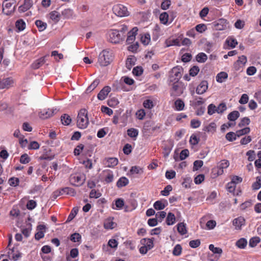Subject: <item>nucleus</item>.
I'll use <instances>...</instances> for the list:
<instances>
[{"mask_svg": "<svg viewBox=\"0 0 261 261\" xmlns=\"http://www.w3.org/2000/svg\"><path fill=\"white\" fill-rule=\"evenodd\" d=\"M33 0H24L23 4L18 7L19 12H24L30 9L33 6Z\"/></svg>", "mask_w": 261, "mask_h": 261, "instance_id": "obj_13", "label": "nucleus"}, {"mask_svg": "<svg viewBox=\"0 0 261 261\" xmlns=\"http://www.w3.org/2000/svg\"><path fill=\"white\" fill-rule=\"evenodd\" d=\"M217 128V125L215 122H213L210 123L208 125H205L203 127L202 130L207 133L214 134L216 132Z\"/></svg>", "mask_w": 261, "mask_h": 261, "instance_id": "obj_16", "label": "nucleus"}, {"mask_svg": "<svg viewBox=\"0 0 261 261\" xmlns=\"http://www.w3.org/2000/svg\"><path fill=\"white\" fill-rule=\"evenodd\" d=\"M199 71V68L197 66H194L189 71V74L191 76H196Z\"/></svg>", "mask_w": 261, "mask_h": 261, "instance_id": "obj_57", "label": "nucleus"}, {"mask_svg": "<svg viewBox=\"0 0 261 261\" xmlns=\"http://www.w3.org/2000/svg\"><path fill=\"white\" fill-rule=\"evenodd\" d=\"M200 240L199 239L192 240L189 242V246L192 248H196L200 246Z\"/></svg>", "mask_w": 261, "mask_h": 261, "instance_id": "obj_55", "label": "nucleus"}, {"mask_svg": "<svg viewBox=\"0 0 261 261\" xmlns=\"http://www.w3.org/2000/svg\"><path fill=\"white\" fill-rule=\"evenodd\" d=\"M99 80L98 79L95 80L92 84L87 88L86 91L87 92H90L93 91L99 84Z\"/></svg>", "mask_w": 261, "mask_h": 261, "instance_id": "obj_42", "label": "nucleus"}, {"mask_svg": "<svg viewBox=\"0 0 261 261\" xmlns=\"http://www.w3.org/2000/svg\"><path fill=\"white\" fill-rule=\"evenodd\" d=\"M123 151L125 154H129L132 151V145L128 143L126 144L123 147Z\"/></svg>", "mask_w": 261, "mask_h": 261, "instance_id": "obj_58", "label": "nucleus"}, {"mask_svg": "<svg viewBox=\"0 0 261 261\" xmlns=\"http://www.w3.org/2000/svg\"><path fill=\"white\" fill-rule=\"evenodd\" d=\"M19 181L18 178L12 177L9 179L8 183L10 186L16 187L18 186Z\"/></svg>", "mask_w": 261, "mask_h": 261, "instance_id": "obj_38", "label": "nucleus"}, {"mask_svg": "<svg viewBox=\"0 0 261 261\" xmlns=\"http://www.w3.org/2000/svg\"><path fill=\"white\" fill-rule=\"evenodd\" d=\"M177 229L178 232L181 235H184L187 233L186 224L184 222L178 223L177 225Z\"/></svg>", "mask_w": 261, "mask_h": 261, "instance_id": "obj_22", "label": "nucleus"}, {"mask_svg": "<svg viewBox=\"0 0 261 261\" xmlns=\"http://www.w3.org/2000/svg\"><path fill=\"white\" fill-rule=\"evenodd\" d=\"M168 14L166 12H163L160 16L161 22L164 24H167L168 20Z\"/></svg>", "mask_w": 261, "mask_h": 261, "instance_id": "obj_46", "label": "nucleus"}, {"mask_svg": "<svg viewBox=\"0 0 261 261\" xmlns=\"http://www.w3.org/2000/svg\"><path fill=\"white\" fill-rule=\"evenodd\" d=\"M172 190V187L171 185H167L165 187L164 189L161 192L162 195L167 196L169 195V193Z\"/></svg>", "mask_w": 261, "mask_h": 261, "instance_id": "obj_53", "label": "nucleus"}, {"mask_svg": "<svg viewBox=\"0 0 261 261\" xmlns=\"http://www.w3.org/2000/svg\"><path fill=\"white\" fill-rule=\"evenodd\" d=\"M240 117V113L238 111H233L227 116V119L230 121H234Z\"/></svg>", "mask_w": 261, "mask_h": 261, "instance_id": "obj_26", "label": "nucleus"}, {"mask_svg": "<svg viewBox=\"0 0 261 261\" xmlns=\"http://www.w3.org/2000/svg\"><path fill=\"white\" fill-rule=\"evenodd\" d=\"M111 88L110 87L108 86L104 87L98 94V99L100 100H104L107 97L108 94L111 92Z\"/></svg>", "mask_w": 261, "mask_h": 261, "instance_id": "obj_12", "label": "nucleus"}, {"mask_svg": "<svg viewBox=\"0 0 261 261\" xmlns=\"http://www.w3.org/2000/svg\"><path fill=\"white\" fill-rule=\"evenodd\" d=\"M209 249L215 254H218L219 256L222 253V250L219 247H216L213 244L209 245Z\"/></svg>", "mask_w": 261, "mask_h": 261, "instance_id": "obj_39", "label": "nucleus"}, {"mask_svg": "<svg viewBox=\"0 0 261 261\" xmlns=\"http://www.w3.org/2000/svg\"><path fill=\"white\" fill-rule=\"evenodd\" d=\"M182 247L180 244H177L173 248L172 253L175 256H179L181 254Z\"/></svg>", "mask_w": 261, "mask_h": 261, "instance_id": "obj_40", "label": "nucleus"}, {"mask_svg": "<svg viewBox=\"0 0 261 261\" xmlns=\"http://www.w3.org/2000/svg\"><path fill=\"white\" fill-rule=\"evenodd\" d=\"M15 27L19 31H22L25 28V23L22 19H18L15 23Z\"/></svg>", "mask_w": 261, "mask_h": 261, "instance_id": "obj_30", "label": "nucleus"}, {"mask_svg": "<svg viewBox=\"0 0 261 261\" xmlns=\"http://www.w3.org/2000/svg\"><path fill=\"white\" fill-rule=\"evenodd\" d=\"M124 202L123 199L121 198H118L115 200L116 207H113V209H121L124 206Z\"/></svg>", "mask_w": 261, "mask_h": 261, "instance_id": "obj_41", "label": "nucleus"}, {"mask_svg": "<svg viewBox=\"0 0 261 261\" xmlns=\"http://www.w3.org/2000/svg\"><path fill=\"white\" fill-rule=\"evenodd\" d=\"M81 239V236L79 233L75 232L70 236V240L73 242H80Z\"/></svg>", "mask_w": 261, "mask_h": 261, "instance_id": "obj_44", "label": "nucleus"}, {"mask_svg": "<svg viewBox=\"0 0 261 261\" xmlns=\"http://www.w3.org/2000/svg\"><path fill=\"white\" fill-rule=\"evenodd\" d=\"M201 122L195 119H192L190 122V125L192 128H197L200 126Z\"/></svg>", "mask_w": 261, "mask_h": 261, "instance_id": "obj_60", "label": "nucleus"}, {"mask_svg": "<svg viewBox=\"0 0 261 261\" xmlns=\"http://www.w3.org/2000/svg\"><path fill=\"white\" fill-rule=\"evenodd\" d=\"M182 68L180 66H177L173 67L170 72L169 77L170 82H178L182 76Z\"/></svg>", "mask_w": 261, "mask_h": 261, "instance_id": "obj_5", "label": "nucleus"}, {"mask_svg": "<svg viewBox=\"0 0 261 261\" xmlns=\"http://www.w3.org/2000/svg\"><path fill=\"white\" fill-rule=\"evenodd\" d=\"M250 132V129L248 127H245L242 129L237 130L236 132V134L238 137H240L241 136L248 134Z\"/></svg>", "mask_w": 261, "mask_h": 261, "instance_id": "obj_43", "label": "nucleus"}, {"mask_svg": "<svg viewBox=\"0 0 261 261\" xmlns=\"http://www.w3.org/2000/svg\"><path fill=\"white\" fill-rule=\"evenodd\" d=\"M260 242V239L258 237H253L249 241V246L254 247Z\"/></svg>", "mask_w": 261, "mask_h": 261, "instance_id": "obj_49", "label": "nucleus"}, {"mask_svg": "<svg viewBox=\"0 0 261 261\" xmlns=\"http://www.w3.org/2000/svg\"><path fill=\"white\" fill-rule=\"evenodd\" d=\"M70 181L73 185L80 186L83 184L85 179L80 174H74L70 176Z\"/></svg>", "mask_w": 261, "mask_h": 261, "instance_id": "obj_6", "label": "nucleus"}, {"mask_svg": "<svg viewBox=\"0 0 261 261\" xmlns=\"http://www.w3.org/2000/svg\"><path fill=\"white\" fill-rule=\"evenodd\" d=\"M227 109L226 106L224 103H221L217 108V113L218 114L223 113Z\"/></svg>", "mask_w": 261, "mask_h": 261, "instance_id": "obj_59", "label": "nucleus"}, {"mask_svg": "<svg viewBox=\"0 0 261 261\" xmlns=\"http://www.w3.org/2000/svg\"><path fill=\"white\" fill-rule=\"evenodd\" d=\"M12 83V81L8 78L3 80H0V89L8 88Z\"/></svg>", "mask_w": 261, "mask_h": 261, "instance_id": "obj_28", "label": "nucleus"}, {"mask_svg": "<svg viewBox=\"0 0 261 261\" xmlns=\"http://www.w3.org/2000/svg\"><path fill=\"white\" fill-rule=\"evenodd\" d=\"M153 239H154L153 238H152V239L144 238L141 240L140 242L142 245H144L146 248H147L148 249L150 250L154 246Z\"/></svg>", "mask_w": 261, "mask_h": 261, "instance_id": "obj_17", "label": "nucleus"}, {"mask_svg": "<svg viewBox=\"0 0 261 261\" xmlns=\"http://www.w3.org/2000/svg\"><path fill=\"white\" fill-rule=\"evenodd\" d=\"M196 61L199 63H204L207 59V55L203 53H199L196 57Z\"/></svg>", "mask_w": 261, "mask_h": 261, "instance_id": "obj_32", "label": "nucleus"}, {"mask_svg": "<svg viewBox=\"0 0 261 261\" xmlns=\"http://www.w3.org/2000/svg\"><path fill=\"white\" fill-rule=\"evenodd\" d=\"M166 213L164 211L158 212L155 214L156 219L160 222H162L163 219L166 217Z\"/></svg>", "mask_w": 261, "mask_h": 261, "instance_id": "obj_56", "label": "nucleus"}, {"mask_svg": "<svg viewBox=\"0 0 261 261\" xmlns=\"http://www.w3.org/2000/svg\"><path fill=\"white\" fill-rule=\"evenodd\" d=\"M31 161L30 158L27 153H24L20 158V162L21 164H25L29 163Z\"/></svg>", "mask_w": 261, "mask_h": 261, "instance_id": "obj_45", "label": "nucleus"}, {"mask_svg": "<svg viewBox=\"0 0 261 261\" xmlns=\"http://www.w3.org/2000/svg\"><path fill=\"white\" fill-rule=\"evenodd\" d=\"M101 111L102 112L107 114L109 116L112 115L113 112L111 109L104 106H101Z\"/></svg>", "mask_w": 261, "mask_h": 261, "instance_id": "obj_64", "label": "nucleus"}, {"mask_svg": "<svg viewBox=\"0 0 261 261\" xmlns=\"http://www.w3.org/2000/svg\"><path fill=\"white\" fill-rule=\"evenodd\" d=\"M226 43L232 48H234L238 44L237 40L232 37H228L226 40Z\"/></svg>", "mask_w": 261, "mask_h": 261, "instance_id": "obj_34", "label": "nucleus"}, {"mask_svg": "<svg viewBox=\"0 0 261 261\" xmlns=\"http://www.w3.org/2000/svg\"><path fill=\"white\" fill-rule=\"evenodd\" d=\"M228 77V74L225 72H221L219 73L216 76V81L218 83H221L224 81Z\"/></svg>", "mask_w": 261, "mask_h": 261, "instance_id": "obj_27", "label": "nucleus"}, {"mask_svg": "<svg viewBox=\"0 0 261 261\" xmlns=\"http://www.w3.org/2000/svg\"><path fill=\"white\" fill-rule=\"evenodd\" d=\"M73 14V10L70 9H64L62 12V15L65 18H71Z\"/></svg>", "mask_w": 261, "mask_h": 261, "instance_id": "obj_36", "label": "nucleus"}, {"mask_svg": "<svg viewBox=\"0 0 261 261\" xmlns=\"http://www.w3.org/2000/svg\"><path fill=\"white\" fill-rule=\"evenodd\" d=\"M109 41L112 43L118 44L122 42L124 38L123 35L120 34L118 30H111L107 34Z\"/></svg>", "mask_w": 261, "mask_h": 261, "instance_id": "obj_3", "label": "nucleus"}, {"mask_svg": "<svg viewBox=\"0 0 261 261\" xmlns=\"http://www.w3.org/2000/svg\"><path fill=\"white\" fill-rule=\"evenodd\" d=\"M143 106L148 109H151L154 107L153 101L150 99H146L143 102Z\"/></svg>", "mask_w": 261, "mask_h": 261, "instance_id": "obj_52", "label": "nucleus"}, {"mask_svg": "<svg viewBox=\"0 0 261 261\" xmlns=\"http://www.w3.org/2000/svg\"><path fill=\"white\" fill-rule=\"evenodd\" d=\"M128 182V179L126 177H121L117 181V186L118 188H122L127 185Z\"/></svg>", "mask_w": 261, "mask_h": 261, "instance_id": "obj_23", "label": "nucleus"}, {"mask_svg": "<svg viewBox=\"0 0 261 261\" xmlns=\"http://www.w3.org/2000/svg\"><path fill=\"white\" fill-rule=\"evenodd\" d=\"M61 120L63 125H68L71 122V118L69 115L64 114L61 116Z\"/></svg>", "mask_w": 261, "mask_h": 261, "instance_id": "obj_25", "label": "nucleus"}, {"mask_svg": "<svg viewBox=\"0 0 261 261\" xmlns=\"http://www.w3.org/2000/svg\"><path fill=\"white\" fill-rule=\"evenodd\" d=\"M138 31V28L137 27H135L133 28L130 31L128 32V36L126 40L127 44H130L135 41Z\"/></svg>", "mask_w": 261, "mask_h": 261, "instance_id": "obj_11", "label": "nucleus"}, {"mask_svg": "<svg viewBox=\"0 0 261 261\" xmlns=\"http://www.w3.org/2000/svg\"><path fill=\"white\" fill-rule=\"evenodd\" d=\"M143 71V70L141 67L137 66L134 68L133 70V73L136 76H139L142 74Z\"/></svg>", "mask_w": 261, "mask_h": 261, "instance_id": "obj_61", "label": "nucleus"}, {"mask_svg": "<svg viewBox=\"0 0 261 261\" xmlns=\"http://www.w3.org/2000/svg\"><path fill=\"white\" fill-rule=\"evenodd\" d=\"M114 55L111 50L104 49L99 55L98 63L102 66H106L113 60Z\"/></svg>", "mask_w": 261, "mask_h": 261, "instance_id": "obj_1", "label": "nucleus"}, {"mask_svg": "<svg viewBox=\"0 0 261 261\" xmlns=\"http://www.w3.org/2000/svg\"><path fill=\"white\" fill-rule=\"evenodd\" d=\"M119 103L118 99L115 97L112 98L108 101V105L111 107H115Z\"/></svg>", "mask_w": 261, "mask_h": 261, "instance_id": "obj_51", "label": "nucleus"}, {"mask_svg": "<svg viewBox=\"0 0 261 261\" xmlns=\"http://www.w3.org/2000/svg\"><path fill=\"white\" fill-rule=\"evenodd\" d=\"M245 220L242 217H239L232 221V225L236 230H241L242 226L245 225Z\"/></svg>", "mask_w": 261, "mask_h": 261, "instance_id": "obj_10", "label": "nucleus"}, {"mask_svg": "<svg viewBox=\"0 0 261 261\" xmlns=\"http://www.w3.org/2000/svg\"><path fill=\"white\" fill-rule=\"evenodd\" d=\"M208 88V83L206 81H202L198 85L196 89L197 94L201 95L204 93Z\"/></svg>", "mask_w": 261, "mask_h": 261, "instance_id": "obj_9", "label": "nucleus"}, {"mask_svg": "<svg viewBox=\"0 0 261 261\" xmlns=\"http://www.w3.org/2000/svg\"><path fill=\"white\" fill-rule=\"evenodd\" d=\"M250 123V119L247 117H245L241 119L240 122L238 124V126L240 127H242L246 125L249 124Z\"/></svg>", "mask_w": 261, "mask_h": 261, "instance_id": "obj_48", "label": "nucleus"}, {"mask_svg": "<svg viewBox=\"0 0 261 261\" xmlns=\"http://www.w3.org/2000/svg\"><path fill=\"white\" fill-rule=\"evenodd\" d=\"M105 165L109 168H113L118 164V160L116 158H108L104 160Z\"/></svg>", "mask_w": 261, "mask_h": 261, "instance_id": "obj_14", "label": "nucleus"}, {"mask_svg": "<svg viewBox=\"0 0 261 261\" xmlns=\"http://www.w3.org/2000/svg\"><path fill=\"white\" fill-rule=\"evenodd\" d=\"M175 107L177 111L183 110L185 107L184 102L180 99H178L174 102Z\"/></svg>", "mask_w": 261, "mask_h": 261, "instance_id": "obj_31", "label": "nucleus"}, {"mask_svg": "<svg viewBox=\"0 0 261 261\" xmlns=\"http://www.w3.org/2000/svg\"><path fill=\"white\" fill-rule=\"evenodd\" d=\"M107 174L106 175V176L105 177V181L107 183H110L113 181V178H114V175H113V172L111 171L108 170L107 171Z\"/></svg>", "mask_w": 261, "mask_h": 261, "instance_id": "obj_47", "label": "nucleus"}, {"mask_svg": "<svg viewBox=\"0 0 261 261\" xmlns=\"http://www.w3.org/2000/svg\"><path fill=\"white\" fill-rule=\"evenodd\" d=\"M193 164V170L196 171L198 170L203 166V162L201 160H196L194 162Z\"/></svg>", "mask_w": 261, "mask_h": 261, "instance_id": "obj_54", "label": "nucleus"}, {"mask_svg": "<svg viewBox=\"0 0 261 261\" xmlns=\"http://www.w3.org/2000/svg\"><path fill=\"white\" fill-rule=\"evenodd\" d=\"M37 205L36 202L33 200H29L27 204V207L29 210H32L35 208Z\"/></svg>", "mask_w": 261, "mask_h": 261, "instance_id": "obj_62", "label": "nucleus"}, {"mask_svg": "<svg viewBox=\"0 0 261 261\" xmlns=\"http://www.w3.org/2000/svg\"><path fill=\"white\" fill-rule=\"evenodd\" d=\"M50 19L54 22H58L60 19V15L59 13L56 11H53L49 13Z\"/></svg>", "mask_w": 261, "mask_h": 261, "instance_id": "obj_29", "label": "nucleus"}, {"mask_svg": "<svg viewBox=\"0 0 261 261\" xmlns=\"http://www.w3.org/2000/svg\"><path fill=\"white\" fill-rule=\"evenodd\" d=\"M166 204L163 203L162 200H158L154 203L153 207L156 210H163L168 204L167 202L165 200Z\"/></svg>", "mask_w": 261, "mask_h": 261, "instance_id": "obj_20", "label": "nucleus"}, {"mask_svg": "<svg viewBox=\"0 0 261 261\" xmlns=\"http://www.w3.org/2000/svg\"><path fill=\"white\" fill-rule=\"evenodd\" d=\"M227 21L225 19H220L214 22L215 30L222 31L225 30L227 27Z\"/></svg>", "mask_w": 261, "mask_h": 261, "instance_id": "obj_7", "label": "nucleus"}, {"mask_svg": "<svg viewBox=\"0 0 261 261\" xmlns=\"http://www.w3.org/2000/svg\"><path fill=\"white\" fill-rule=\"evenodd\" d=\"M237 137L236 133L229 132L225 136L226 139L229 142H232L236 140Z\"/></svg>", "mask_w": 261, "mask_h": 261, "instance_id": "obj_35", "label": "nucleus"}, {"mask_svg": "<svg viewBox=\"0 0 261 261\" xmlns=\"http://www.w3.org/2000/svg\"><path fill=\"white\" fill-rule=\"evenodd\" d=\"M35 24L38 28L39 31H44L47 27V24L40 20H37L35 21Z\"/></svg>", "mask_w": 261, "mask_h": 261, "instance_id": "obj_33", "label": "nucleus"}, {"mask_svg": "<svg viewBox=\"0 0 261 261\" xmlns=\"http://www.w3.org/2000/svg\"><path fill=\"white\" fill-rule=\"evenodd\" d=\"M113 11L115 15L119 17H124L129 15L127 8L121 4H117L114 6Z\"/></svg>", "mask_w": 261, "mask_h": 261, "instance_id": "obj_4", "label": "nucleus"}, {"mask_svg": "<svg viewBox=\"0 0 261 261\" xmlns=\"http://www.w3.org/2000/svg\"><path fill=\"white\" fill-rule=\"evenodd\" d=\"M171 92V96H179L182 93V89L178 82L174 81Z\"/></svg>", "mask_w": 261, "mask_h": 261, "instance_id": "obj_8", "label": "nucleus"}, {"mask_svg": "<svg viewBox=\"0 0 261 261\" xmlns=\"http://www.w3.org/2000/svg\"><path fill=\"white\" fill-rule=\"evenodd\" d=\"M77 211L78 210L77 209L73 208L68 216L66 222H67L71 221L77 214Z\"/></svg>", "mask_w": 261, "mask_h": 261, "instance_id": "obj_63", "label": "nucleus"}, {"mask_svg": "<svg viewBox=\"0 0 261 261\" xmlns=\"http://www.w3.org/2000/svg\"><path fill=\"white\" fill-rule=\"evenodd\" d=\"M215 112H217V107L213 103L209 105L207 107V114L212 115Z\"/></svg>", "mask_w": 261, "mask_h": 261, "instance_id": "obj_50", "label": "nucleus"}, {"mask_svg": "<svg viewBox=\"0 0 261 261\" xmlns=\"http://www.w3.org/2000/svg\"><path fill=\"white\" fill-rule=\"evenodd\" d=\"M45 58L42 57L34 62L32 63L31 66L33 69H37L40 68L41 66H42L45 63Z\"/></svg>", "mask_w": 261, "mask_h": 261, "instance_id": "obj_19", "label": "nucleus"}, {"mask_svg": "<svg viewBox=\"0 0 261 261\" xmlns=\"http://www.w3.org/2000/svg\"><path fill=\"white\" fill-rule=\"evenodd\" d=\"M127 134L129 137L133 138L134 140H136L138 136L139 131L137 129L131 128L127 129Z\"/></svg>", "mask_w": 261, "mask_h": 261, "instance_id": "obj_21", "label": "nucleus"}, {"mask_svg": "<svg viewBox=\"0 0 261 261\" xmlns=\"http://www.w3.org/2000/svg\"><path fill=\"white\" fill-rule=\"evenodd\" d=\"M166 223L168 225H172L175 222V217L174 214L170 212L168 214L166 220Z\"/></svg>", "mask_w": 261, "mask_h": 261, "instance_id": "obj_24", "label": "nucleus"}, {"mask_svg": "<svg viewBox=\"0 0 261 261\" xmlns=\"http://www.w3.org/2000/svg\"><path fill=\"white\" fill-rule=\"evenodd\" d=\"M54 113V110L53 109H44L40 112L39 117L41 119H45L53 116Z\"/></svg>", "mask_w": 261, "mask_h": 261, "instance_id": "obj_15", "label": "nucleus"}, {"mask_svg": "<svg viewBox=\"0 0 261 261\" xmlns=\"http://www.w3.org/2000/svg\"><path fill=\"white\" fill-rule=\"evenodd\" d=\"M204 103V100L201 97H196L194 100L190 101V105L194 109L197 107L202 105Z\"/></svg>", "mask_w": 261, "mask_h": 261, "instance_id": "obj_18", "label": "nucleus"}, {"mask_svg": "<svg viewBox=\"0 0 261 261\" xmlns=\"http://www.w3.org/2000/svg\"><path fill=\"white\" fill-rule=\"evenodd\" d=\"M89 123L88 117V112L85 109H81L77 117V126L81 129L87 127Z\"/></svg>", "mask_w": 261, "mask_h": 261, "instance_id": "obj_2", "label": "nucleus"}, {"mask_svg": "<svg viewBox=\"0 0 261 261\" xmlns=\"http://www.w3.org/2000/svg\"><path fill=\"white\" fill-rule=\"evenodd\" d=\"M247 244V240L244 238H241L236 242V246L239 248L244 249Z\"/></svg>", "mask_w": 261, "mask_h": 261, "instance_id": "obj_37", "label": "nucleus"}]
</instances>
